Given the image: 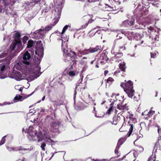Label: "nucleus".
<instances>
[{
    "instance_id": "f257e3e1",
    "label": "nucleus",
    "mask_w": 161,
    "mask_h": 161,
    "mask_svg": "<svg viewBox=\"0 0 161 161\" xmlns=\"http://www.w3.org/2000/svg\"><path fill=\"white\" fill-rule=\"evenodd\" d=\"M25 132L28 133L27 136L30 140L36 141L37 140L38 142H39L42 141L43 138L46 141L53 142L48 135L47 132L44 133L43 135L41 132L37 133L36 130H33L32 126H30L27 129H26Z\"/></svg>"
},
{
    "instance_id": "f03ea898",
    "label": "nucleus",
    "mask_w": 161,
    "mask_h": 161,
    "mask_svg": "<svg viewBox=\"0 0 161 161\" xmlns=\"http://www.w3.org/2000/svg\"><path fill=\"white\" fill-rule=\"evenodd\" d=\"M112 97H115L116 100V101H114V102H113L110 104V107L107 112V113L108 114H111L114 109V105H116V106L115 107V113L116 114H122L124 112L128 109V107L126 104L124 105H122V104L119 103V101H122L123 100L121 96H119V95H116L114 94H113Z\"/></svg>"
},
{
    "instance_id": "7ed1b4c3",
    "label": "nucleus",
    "mask_w": 161,
    "mask_h": 161,
    "mask_svg": "<svg viewBox=\"0 0 161 161\" xmlns=\"http://www.w3.org/2000/svg\"><path fill=\"white\" fill-rule=\"evenodd\" d=\"M62 38V47L63 49L64 54V56L65 57L64 61L66 62H69L71 63V62H73L74 59V57L71 56V53L75 55V53L74 52H71L69 51L68 50L65 48H63V47L64 44L66 42H67L69 40V37L66 36L65 38H63V37H61Z\"/></svg>"
},
{
    "instance_id": "20e7f679",
    "label": "nucleus",
    "mask_w": 161,
    "mask_h": 161,
    "mask_svg": "<svg viewBox=\"0 0 161 161\" xmlns=\"http://www.w3.org/2000/svg\"><path fill=\"white\" fill-rule=\"evenodd\" d=\"M30 58V54L28 52H26L23 55L21 62L16 63L14 65V68L19 70H21L26 65L29 64Z\"/></svg>"
},
{
    "instance_id": "39448f33",
    "label": "nucleus",
    "mask_w": 161,
    "mask_h": 161,
    "mask_svg": "<svg viewBox=\"0 0 161 161\" xmlns=\"http://www.w3.org/2000/svg\"><path fill=\"white\" fill-rule=\"evenodd\" d=\"M55 4V11L54 14L55 16L54 19L55 24H56L58 22L61 14L62 4L63 3V0H54Z\"/></svg>"
},
{
    "instance_id": "423d86ee",
    "label": "nucleus",
    "mask_w": 161,
    "mask_h": 161,
    "mask_svg": "<svg viewBox=\"0 0 161 161\" xmlns=\"http://www.w3.org/2000/svg\"><path fill=\"white\" fill-rule=\"evenodd\" d=\"M126 32L127 33L125 34L126 35V34H127V38H126L122 41L121 42L124 45L119 47V48L120 49H123V50L125 49V46L127 44V41L128 39L131 40L133 38L137 40H140L142 37V36L138 33L134 34L133 32L129 31Z\"/></svg>"
},
{
    "instance_id": "0eeeda50",
    "label": "nucleus",
    "mask_w": 161,
    "mask_h": 161,
    "mask_svg": "<svg viewBox=\"0 0 161 161\" xmlns=\"http://www.w3.org/2000/svg\"><path fill=\"white\" fill-rule=\"evenodd\" d=\"M125 82L121 84V86L123 88L128 96L130 97H132L134 92L132 83L130 80H129L127 82L125 80Z\"/></svg>"
},
{
    "instance_id": "6e6552de",
    "label": "nucleus",
    "mask_w": 161,
    "mask_h": 161,
    "mask_svg": "<svg viewBox=\"0 0 161 161\" xmlns=\"http://www.w3.org/2000/svg\"><path fill=\"white\" fill-rule=\"evenodd\" d=\"M52 28L51 26H47L45 28H41L34 32L32 37L33 38L39 39L43 37L46 33Z\"/></svg>"
},
{
    "instance_id": "1a4fd4ad",
    "label": "nucleus",
    "mask_w": 161,
    "mask_h": 161,
    "mask_svg": "<svg viewBox=\"0 0 161 161\" xmlns=\"http://www.w3.org/2000/svg\"><path fill=\"white\" fill-rule=\"evenodd\" d=\"M21 46V42L20 40L18 41H13L12 44L10 45V49L8 51V54L9 57L7 59L8 62H9L11 60L12 57L10 54L11 53L12 51H13L15 48H16L17 50H19L20 49Z\"/></svg>"
},
{
    "instance_id": "9d476101",
    "label": "nucleus",
    "mask_w": 161,
    "mask_h": 161,
    "mask_svg": "<svg viewBox=\"0 0 161 161\" xmlns=\"http://www.w3.org/2000/svg\"><path fill=\"white\" fill-rule=\"evenodd\" d=\"M36 54L40 58L42 57L43 54V48L41 41H38L36 43Z\"/></svg>"
},
{
    "instance_id": "9b49d317",
    "label": "nucleus",
    "mask_w": 161,
    "mask_h": 161,
    "mask_svg": "<svg viewBox=\"0 0 161 161\" xmlns=\"http://www.w3.org/2000/svg\"><path fill=\"white\" fill-rule=\"evenodd\" d=\"M72 68V65H71L70 68H67L63 72L64 74L72 78L78 74V72L76 71L72 70H71Z\"/></svg>"
},
{
    "instance_id": "f8f14e48",
    "label": "nucleus",
    "mask_w": 161,
    "mask_h": 161,
    "mask_svg": "<svg viewBox=\"0 0 161 161\" xmlns=\"http://www.w3.org/2000/svg\"><path fill=\"white\" fill-rule=\"evenodd\" d=\"M35 92H33L31 93L29 95H25L23 96L20 95H16L14 98L12 102L11 103H9L10 104L13 103H16L19 101H22L24 99H26V98L29 97L30 96L32 95Z\"/></svg>"
},
{
    "instance_id": "ddd939ff",
    "label": "nucleus",
    "mask_w": 161,
    "mask_h": 161,
    "mask_svg": "<svg viewBox=\"0 0 161 161\" xmlns=\"http://www.w3.org/2000/svg\"><path fill=\"white\" fill-rule=\"evenodd\" d=\"M99 49L98 47L96 46L95 47L90 48L89 49H85L83 51L80 52V53L81 54H86L90 53H93L97 51Z\"/></svg>"
},
{
    "instance_id": "4468645a",
    "label": "nucleus",
    "mask_w": 161,
    "mask_h": 161,
    "mask_svg": "<svg viewBox=\"0 0 161 161\" xmlns=\"http://www.w3.org/2000/svg\"><path fill=\"white\" fill-rule=\"evenodd\" d=\"M148 32L151 33L152 36L151 37L152 40H154L155 41H158V40L159 33L158 32H156L155 31L153 30L152 27L148 28Z\"/></svg>"
},
{
    "instance_id": "2eb2a0df",
    "label": "nucleus",
    "mask_w": 161,
    "mask_h": 161,
    "mask_svg": "<svg viewBox=\"0 0 161 161\" xmlns=\"http://www.w3.org/2000/svg\"><path fill=\"white\" fill-rule=\"evenodd\" d=\"M83 79H80L76 84V86L75 87L76 90L75 91L74 95H75L76 94V90L79 89L80 88L81 89H84L86 87V83L84 82L82 83Z\"/></svg>"
},
{
    "instance_id": "dca6fc26",
    "label": "nucleus",
    "mask_w": 161,
    "mask_h": 161,
    "mask_svg": "<svg viewBox=\"0 0 161 161\" xmlns=\"http://www.w3.org/2000/svg\"><path fill=\"white\" fill-rule=\"evenodd\" d=\"M58 123L57 122H52L48 127L50 131L53 133L57 132L58 130Z\"/></svg>"
},
{
    "instance_id": "f3484780",
    "label": "nucleus",
    "mask_w": 161,
    "mask_h": 161,
    "mask_svg": "<svg viewBox=\"0 0 161 161\" xmlns=\"http://www.w3.org/2000/svg\"><path fill=\"white\" fill-rule=\"evenodd\" d=\"M137 156L136 152L135 151H131L127 155V161H135Z\"/></svg>"
},
{
    "instance_id": "a211bd4d",
    "label": "nucleus",
    "mask_w": 161,
    "mask_h": 161,
    "mask_svg": "<svg viewBox=\"0 0 161 161\" xmlns=\"http://www.w3.org/2000/svg\"><path fill=\"white\" fill-rule=\"evenodd\" d=\"M25 76L20 73L17 72L15 73L13 76L11 78H14L17 81H20L25 79Z\"/></svg>"
},
{
    "instance_id": "6ab92c4d",
    "label": "nucleus",
    "mask_w": 161,
    "mask_h": 161,
    "mask_svg": "<svg viewBox=\"0 0 161 161\" xmlns=\"http://www.w3.org/2000/svg\"><path fill=\"white\" fill-rule=\"evenodd\" d=\"M41 69L40 67L39 66V64H37L35 65L34 70V77L35 78H37L39 77L41 74V73L40 72Z\"/></svg>"
},
{
    "instance_id": "aec40b11",
    "label": "nucleus",
    "mask_w": 161,
    "mask_h": 161,
    "mask_svg": "<svg viewBox=\"0 0 161 161\" xmlns=\"http://www.w3.org/2000/svg\"><path fill=\"white\" fill-rule=\"evenodd\" d=\"M7 148L9 151H20V153H25L27 151L29 150V149L24 148L21 147H20L18 149L16 148H14L13 147H7Z\"/></svg>"
},
{
    "instance_id": "412c9836",
    "label": "nucleus",
    "mask_w": 161,
    "mask_h": 161,
    "mask_svg": "<svg viewBox=\"0 0 161 161\" xmlns=\"http://www.w3.org/2000/svg\"><path fill=\"white\" fill-rule=\"evenodd\" d=\"M154 113L155 111L153 110L152 108H151L149 112H148L147 111H145L142 113V114L145 117V116H147L146 117V118L148 119V117H151Z\"/></svg>"
},
{
    "instance_id": "4be33fe9",
    "label": "nucleus",
    "mask_w": 161,
    "mask_h": 161,
    "mask_svg": "<svg viewBox=\"0 0 161 161\" xmlns=\"http://www.w3.org/2000/svg\"><path fill=\"white\" fill-rule=\"evenodd\" d=\"M134 19L131 21L128 20H125L123 22L122 25L126 27H128L129 26H131L134 24Z\"/></svg>"
},
{
    "instance_id": "5701e85b",
    "label": "nucleus",
    "mask_w": 161,
    "mask_h": 161,
    "mask_svg": "<svg viewBox=\"0 0 161 161\" xmlns=\"http://www.w3.org/2000/svg\"><path fill=\"white\" fill-rule=\"evenodd\" d=\"M100 59L102 60V61L100 63L102 64H103L107 62L108 60V58L107 57V56L105 53H102L100 56Z\"/></svg>"
},
{
    "instance_id": "b1692460",
    "label": "nucleus",
    "mask_w": 161,
    "mask_h": 161,
    "mask_svg": "<svg viewBox=\"0 0 161 161\" xmlns=\"http://www.w3.org/2000/svg\"><path fill=\"white\" fill-rule=\"evenodd\" d=\"M2 2L5 6H7L9 5H12L15 3L14 0H3Z\"/></svg>"
},
{
    "instance_id": "393cba45",
    "label": "nucleus",
    "mask_w": 161,
    "mask_h": 161,
    "mask_svg": "<svg viewBox=\"0 0 161 161\" xmlns=\"http://www.w3.org/2000/svg\"><path fill=\"white\" fill-rule=\"evenodd\" d=\"M146 25L144 23L140 24L138 22H137V24L135 25L134 28L136 29H140L143 28V27H145Z\"/></svg>"
},
{
    "instance_id": "a878e982",
    "label": "nucleus",
    "mask_w": 161,
    "mask_h": 161,
    "mask_svg": "<svg viewBox=\"0 0 161 161\" xmlns=\"http://www.w3.org/2000/svg\"><path fill=\"white\" fill-rule=\"evenodd\" d=\"M98 28V27H95V28H93V29H92V30L89 32V36H92L94 35L96 33H98V34H99L100 33V32H99V31H100L99 30H97L96 32H95V33H94V32H93V31L94 30H95L97 29Z\"/></svg>"
},
{
    "instance_id": "bb28decb",
    "label": "nucleus",
    "mask_w": 161,
    "mask_h": 161,
    "mask_svg": "<svg viewBox=\"0 0 161 161\" xmlns=\"http://www.w3.org/2000/svg\"><path fill=\"white\" fill-rule=\"evenodd\" d=\"M119 68L122 71L124 72L126 66L125 63L124 62H121L119 63Z\"/></svg>"
},
{
    "instance_id": "cd10ccee",
    "label": "nucleus",
    "mask_w": 161,
    "mask_h": 161,
    "mask_svg": "<svg viewBox=\"0 0 161 161\" xmlns=\"http://www.w3.org/2000/svg\"><path fill=\"white\" fill-rule=\"evenodd\" d=\"M120 119V118L119 116H115L113 118V124L114 125L117 124L118 122Z\"/></svg>"
},
{
    "instance_id": "c85d7f7f",
    "label": "nucleus",
    "mask_w": 161,
    "mask_h": 161,
    "mask_svg": "<svg viewBox=\"0 0 161 161\" xmlns=\"http://www.w3.org/2000/svg\"><path fill=\"white\" fill-rule=\"evenodd\" d=\"M126 32H129V31H125L124 30H122L121 31V33H119L117 35V37L119 38L120 39L122 37V35L124 34L125 36H127V34L126 35V33H127Z\"/></svg>"
},
{
    "instance_id": "c756f323",
    "label": "nucleus",
    "mask_w": 161,
    "mask_h": 161,
    "mask_svg": "<svg viewBox=\"0 0 161 161\" xmlns=\"http://www.w3.org/2000/svg\"><path fill=\"white\" fill-rule=\"evenodd\" d=\"M34 42L33 41L31 40H30L28 41L27 44V47L28 48L31 47L34 45Z\"/></svg>"
},
{
    "instance_id": "7c9ffc66",
    "label": "nucleus",
    "mask_w": 161,
    "mask_h": 161,
    "mask_svg": "<svg viewBox=\"0 0 161 161\" xmlns=\"http://www.w3.org/2000/svg\"><path fill=\"white\" fill-rule=\"evenodd\" d=\"M130 127L129 129V131L127 134V137H128L130 136L133 130V126L132 125H130Z\"/></svg>"
},
{
    "instance_id": "2f4dec72",
    "label": "nucleus",
    "mask_w": 161,
    "mask_h": 161,
    "mask_svg": "<svg viewBox=\"0 0 161 161\" xmlns=\"http://www.w3.org/2000/svg\"><path fill=\"white\" fill-rule=\"evenodd\" d=\"M105 8L106 10L108 11H112L114 10L113 7L108 5H106Z\"/></svg>"
},
{
    "instance_id": "473e14b6",
    "label": "nucleus",
    "mask_w": 161,
    "mask_h": 161,
    "mask_svg": "<svg viewBox=\"0 0 161 161\" xmlns=\"http://www.w3.org/2000/svg\"><path fill=\"white\" fill-rule=\"evenodd\" d=\"M155 128L157 130L158 134L161 135V129L160 127L159 126H156Z\"/></svg>"
},
{
    "instance_id": "72a5a7b5",
    "label": "nucleus",
    "mask_w": 161,
    "mask_h": 161,
    "mask_svg": "<svg viewBox=\"0 0 161 161\" xmlns=\"http://www.w3.org/2000/svg\"><path fill=\"white\" fill-rule=\"evenodd\" d=\"M5 67V66L4 64H0V70L1 71H3L4 70Z\"/></svg>"
},
{
    "instance_id": "f704fd0d",
    "label": "nucleus",
    "mask_w": 161,
    "mask_h": 161,
    "mask_svg": "<svg viewBox=\"0 0 161 161\" xmlns=\"http://www.w3.org/2000/svg\"><path fill=\"white\" fill-rule=\"evenodd\" d=\"M69 26V25H66L63 28L62 31L61 32V34H63L65 31Z\"/></svg>"
},
{
    "instance_id": "c9c22d12",
    "label": "nucleus",
    "mask_w": 161,
    "mask_h": 161,
    "mask_svg": "<svg viewBox=\"0 0 161 161\" xmlns=\"http://www.w3.org/2000/svg\"><path fill=\"white\" fill-rule=\"evenodd\" d=\"M5 137H6V136H4L2 139V140H1L0 142V144L1 145H2L4 143L5 141V139L4 138Z\"/></svg>"
},
{
    "instance_id": "e433bc0d",
    "label": "nucleus",
    "mask_w": 161,
    "mask_h": 161,
    "mask_svg": "<svg viewBox=\"0 0 161 161\" xmlns=\"http://www.w3.org/2000/svg\"><path fill=\"white\" fill-rule=\"evenodd\" d=\"M20 36V34L18 32H15L14 35V38H18Z\"/></svg>"
},
{
    "instance_id": "4c0bfd02",
    "label": "nucleus",
    "mask_w": 161,
    "mask_h": 161,
    "mask_svg": "<svg viewBox=\"0 0 161 161\" xmlns=\"http://www.w3.org/2000/svg\"><path fill=\"white\" fill-rule=\"evenodd\" d=\"M125 141V139L124 138H122L119 139L118 141V143L122 144Z\"/></svg>"
},
{
    "instance_id": "58836bf2",
    "label": "nucleus",
    "mask_w": 161,
    "mask_h": 161,
    "mask_svg": "<svg viewBox=\"0 0 161 161\" xmlns=\"http://www.w3.org/2000/svg\"><path fill=\"white\" fill-rule=\"evenodd\" d=\"M28 39V37L27 36H24L23 39V42L24 43H25L27 41Z\"/></svg>"
},
{
    "instance_id": "ea45409f",
    "label": "nucleus",
    "mask_w": 161,
    "mask_h": 161,
    "mask_svg": "<svg viewBox=\"0 0 161 161\" xmlns=\"http://www.w3.org/2000/svg\"><path fill=\"white\" fill-rule=\"evenodd\" d=\"M127 113L128 114V115L126 117V118H129L130 119H131L132 118L133 116V114H130L129 112H127Z\"/></svg>"
},
{
    "instance_id": "a19ab883",
    "label": "nucleus",
    "mask_w": 161,
    "mask_h": 161,
    "mask_svg": "<svg viewBox=\"0 0 161 161\" xmlns=\"http://www.w3.org/2000/svg\"><path fill=\"white\" fill-rule=\"evenodd\" d=\"M46 146V144L45 143H43L41 145V147L42 149L43 150L45 151V147Z\"/></svg>"
},
{
    "instance_id": "79ce46f5",
    "label": "nucleus",
    "mask_w": 161,
    "mask_h": 161,
    "mask_svg": "<svg viewBox=\"0 0 161 161\" xmlns=\"http://www.w3.org/2000/svg\"><path fill=\"white\" fill-rule=\"evenodd\" d=\"M158 143L159 144V149L161 150V139L158 140V142L157 143V144Z\"/></svg>"
},
{
    "instance_id": "37998d69",
    "label": "nucleus",
    "mask_w": 161,
    "mask_h": 161,
    "mask_svg": "<svg viewBox=\"0 0 161 161\" xmlns=\"http://www.w3.org/2000/svg\"><path fill=\"white\" fill-rule=\"evenodd\" d=\"M114 80L113 79L112 77H109L107 80V82H113Z\"/></svg>"
},
{
    "instance_id": "c03bdc74",
    "label": "nucleus",
    "mask_w": 161,
    "mask_h": 161,
    "mask_svg": "<svg viewBox=\"0 0 161 161\" xmlns=\"http://www.w3.org/2000/svg\"><path fill=\"white\" fill-rule=\"evenodd\" d=\"M153 156H150L148 159L147 161H154V160L153 158Z\"/></svg>"
},
{
    "instance_id": "a18cd8bd",
    "label": "nucleus",
    "mask_w": 161,
    "mask_h": 161,
    "mask_svg": "<svg viewBox=\"0 0 161 161\" xmlns=\"http://www.w3.org/2000/svg\"><path fill=\"white\" fill-rule=\"evenodd\" d=\"M7 104H10V103H7L6 102H4L3 104H0V106H2Z\"/></svg>"
},
{
    "instance_id": "49530a36",
    "label": "nucleus",
    "mask_w": 161,
    "mask_h": 161,
    "mask_svg": "<svg viewBox=\"0 0 161 161\" xmlns=\"http://www.w3.org/2000/svg\"><path fill=\"white\" fill-rule=\"evenodd\" d=\"M20 85H16L15 86V88L16 90H19L20 87H19Z\"/></svg>"
},
{
    "instance_id": "de8ad7c7",
    "label": "nucleus",
    "mask_w": 161,
    "mask_h": 161,
    "mask_svg": "<svg viewBox=\"0 0 161 161\" xmlns=\"http://www.w3.org/2000/svg\"><path fill=\"white\" fill-rule=\"evenodd\" d=\"M156 53H154V54H152V53H151V58H154L155 56L156 55Z\"/></svg>"
},
{
    "instance_id": "09e8293b",
    "label": "nucleus",
    "mask_w": 161,
    "mask_h": 161,
    "mask_svg": "<svg viewBox=\"0 0 161 161\" xmlns=\"http://www.w3.org/2000/svg\"><path fill=\"white\" fill-rule=\"evenodd\" d=\"M99 0H88L90 2H96L97 1H99Z\"/></svg>"
},
{
    "instance_id": "8fccbe9b",
    "label": "nucleus",
    "mask_w": 161,
    "mask_h": 161,
    "mask_svg": "<svg viewBox=\"0 0 161 161\" xmlns=\"http://www.w3.org/2000/svg\"><path fill=\"white\" fill-rule=\"evenodd\" d=\"M88 23L86 24L85 25H83L82 26V28H84L85 27H86L88 25Z\"/></svg>"
},
{
    "instance_id": "3c124183",
    "label": "nucleus",
    "mask_w": 161,
    "mask_h": 161,
    "mask_svg": "<svg viewBox=\"0 0 161 161\" xmlns=\"http://www.w3.org/2000/svg\"><path fill=\"white\" fill-rule=\"evenodd\" d=\"M120 73V74H121V76H125V74L124 73V72L123 71L122 72V73Z\"/></svg>"
},
{
    "instance_id": "603ef678",
    "label": "nucleus",
    "mask_w": 161,
    "mask_h": 161,
    "mask_svg": "<svg viewBox=\"0 0 161 161\" xmlns=\"http://www.w3.org/2000/svg\"><path fill=\"white\" fill-rule=\"evenodd\" d=\"M108 73V70H106L104 72V75H107V74Z\"/></svg>"
},
{
    "instance_id": "864d4df0",
    "label": "nucleus",
    "mask_w": 161,
    "mask_h": 161,
    "mask_svg": "<svg viewBox=\"0 0 161 161\" xmlns=\"http://www.w3.org/2000/svg\"><path fill=\"white\" fill-rule=\"evenodd\" d=\"M22 89L23 88L22 87H20L19 90V91L22 92Z\"/></svg>"
},
{
    "instance_id": "5fc2aeb1",
    "label": "nucleus",
    "mask_w": 161,
    "mask_h": 161,
    "mask_svg": "<svg viewBox=\"0 0 161 161\" xmlns=\"http://www.w3.org/2000/svg\"><path fill=\"white\" fill-rule=\"evenodd\" d=\"M6 77H7V76L6 75L4 76L3 77L1 76L0 77V78H1V79H4V78H6Z\"/></svg>"
},
{
    "instance_id": "6e6d98bb",
    "label": "nucleus",
    "mask_w": 161,
    "mask_h": 161,
    "mask_svg": "<svg viewBox=\"0 0 161 161\" xmlns=\"http://www.w3.org/2000/svg\"><path fill=\"white\" fill-rule=\"evenodd\" d=\"M45 96H44L43 97H42V101H43L45 100Z\"/></svg>"
},
{
    "instance_id": "4d7b16f0",
    "label": "nucleus",
    "mask_w": 161,
    "mask_h": 161,
    "mask_svg": "<svg viewBox=\"0 0 161 161\" xmlns=\"http://www.w3.org/2000/svg\"><path fill=\"white\" fill-rule=\"evenodd\" d=\"M95 61V60H93V61H92L91 62V64H93L94 62V61Z\"/></svg>"
},
{
    "instance_id": "13d9d810",
    "label": "nucleus",
    "mask_w": 161,
    "mask_h": 161,
    "mask_svg": "<svg viewBox=\"0 0 161 161\" xmlns=\"http://www.w3.org/2000/svg\"><path fill=\"white\" fill-rule=\"evenodd\" d=\"M119 131H120V132H122L123 131V130H122V127H121L120 129H119Z\"/></svg>"
},
{
    "instance_id": "bf43d9fd",
    "label": "nucleus",
    "mask_w": 161,
    "mask_h": 161,
    "mask_svg": "<svg viewBox=\"0 0 161 161\" xmlns=\"http://www.w3.org/2000/svg\"><path fill=\"white\" fill-rule=\"evenodd\" d=\"M95 100H92L93 103H94V105H96V103L95 102H94Z\"/></svg>"
},
{
    "instance_id": "052dcab7",
    "label": "nucleus",
    "mask_w": 161,
    "mask_h": 161,
    "mask_svg": "<svg viewBox=\"0 0 161 161\" xmlns=\"http://www.w3.org/2000/svg\"><path fill=\"white\" fill-rule=\"evenodd\" d=\"M54 154V153L53 154L52 156H51V158L49 159V160H50L51 159V158L53 157Z\"/></svg>"
},
{
    "instance_id": "680f3d73",
    "label": "nucleus",
    "mask_w": 161,
    "mask_h": 161,
    "mask_svg": "<svg viewBox=\"0 0 161 161\" xmlns=\"http://www.w3.org/2000/svg\"><path fill=\"white\" fill-rule=\"evenodd\" d=\"M96 67L97 68H99V66L97 64L96 65Z\"/></svg>"
},
{
    "instance_id": "e2e57ef3",
    "label": "nucleus",
    "mask_w": 161,
    "mask_h": 161,
    "mask_svg": "<svg viewBox=\"0 0 161 161\" xmlns=\"http://www.w3.org/2000/svg\"><path fill=\"white\" fill-rule=\"evenodd\" d=\"M105 101H104L102 103H101V104H103V103H105Z\"/></svg>"
},
{
    "instance_id": "0e129e2a",
    "label": "nucleus",
    "mask_w": 161,
    "mask_h": 161,
    "mask_svg": "<svg viewBox=\"0 0 161 161\" xmlns=\"http://www.w3.org/2000/svg\"><path fill=\"white\" fill-rule=\"evenodd\" d=\"M115 152L116 153H118V151H116V149L115 150Z\"/></svg>"
},
{
    "instance_id": "69168bd1",
    "label": "nucleus",
    "mask_w": 161,
    "mask_h": 161,
    "mask_svg": "<svg viewBox=\"0 0 161 161\" xmlns=\"http://www.w3.org/2000/svg\"><path fill=\"white\" fill-rule=\"evenodd\" d=\"M123 159V158H122V159L119 158V161L122 160Z\"/></svg>"
},
{
    "instance_id": "338daca9",
    "label": "nucleus",
    "mask_w": 161,
    "mask_h": 161,
    "mask_svg": "<svg viewBox=\"0 0 161 161\" xmlns=\"http://www.w3.org/2000/svg\"><path fill=\"white\" fill-rule=\"evenodd\" d=\"M2 11V9L0 8V12H1Z\"/></svg>"
},
{
    "instance_id": "774afa93",
    "label": "nucleus",
    "mask_w": 161,
    "mask_h": 161,
    "mask_svg": "<svg viewBox=\"0 0 161 161\" xmlns=\"http://www.w3.org/2000/svg\"><path fill=\"white\" fill-rule=\"evenodd\" d=\"M32 2H31L30 3V5H32Z\"/></svg>"
}]
</instances>
